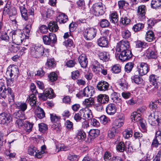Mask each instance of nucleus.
Masks as SVG:
<instances>
[{"instance_id": "29", "label": "nucleus", "mask_w": 161, "mask_h": 161, "mask_svg": "<svg viewBox=\"0 0 161 161\" xmlns=\"http://www.w3.org/2000/svg\"><path fill=\"white\" fill-rule=\"evenodd\" d=\"M118 133L117 130L114 127H113L108 130V136L110 138H113Z\"/></svg>"}, {"instance_id": "5", "label": "nucleus", "mask_w": 161, "mask_h": 161, "mask_svg": "<svg viewBox=\"0 0 161 161\" xmlns=\"http://www.w3.org/2000/svg\"><path fill=\"white\" fill-rule=\"evenodd\" d=\"M97 29L94 27H89L85 30L84 36L87 40H91L96 36Z\"/></svg>"}, {"instance_id": "37", "label": "nucleus", "mask_w": 161, "mask_h": 161, "mask_svg": "<svg viewBox=\"0 0 161 161\" xmlns=\"http://www.w3.org/2000/svg\"><path fill=\"white\" fill-rule=\"evenodd\" d=\"M140 114L138 112H134L132 114L130 118L132 122H135V121H138L140 120Z\"/></svg>"}, {"instance_id": "33", "label": "nucleus", "mask_w": 161, "mask_h": 161, "mask_svg": "<svg viewBox=\"0 0 161 161\" xmlns=\"http://www.w3.org/2000/svg\"><path fill=\"white\" fill-rule=\"evenodd\" d=\"M94 103V100L92 98L90 97L86 99L83 101V104L86 107L85 108H88L92 106Z\"/></svg>"}, {"instance_id": "47", "label": "nucleus", "mask_w": 161, "mask_h": 161, "mask_svg": "<svg viewBox=\"0 0 161 161\" xmlns=\"http://www.w3.org/2000/svg\"><path fill=\"white\" fill-rule=\"evenodd\" d=\"M125 146L124 143L122 142H119L116 146V149L120 152H123L125 149Z\"/></svg>"}, {"instance_id": "10", "label": "nucleus", "mask_w": 161, "mask_h": 161, "mask_svg": "<svg viewBox=\"0 0 161 161\" xmlns=\"http://www.w3.org/2000/svg\"><path fill=\"white\" fill-rule=\"evenodd\" d=\"M12 121V118L9 114L5 112L0 114V124L8 125Z\"/></svg>"}, {"instance_id": "40", "label": "nucleus", "mask_w": 161, "mask_h": 161, "mask_svg": "<svg viewBox=\"0 0 161 161\" xmlns=\"http://www.w3.org/2000/svg\"><path fill=\"white\" fill-rule=\"evenodd\" d=\"M19 9L22 18L24 19H27L28 16L27 10L23 6L20 7Z\"/></svg>"}, {"instance_id": "19", "label": "nucleus", "mask_w": 161, "mask_h": 161, "mask_svg": "<svg viewBox=\"0 0 161 161\" xmlns=\"http://www.w3.org/2000/svg\"><path fill=\"white\" fill-rule=\"evenodd\" d=\"M78 60L83 68H86L87 65L88 61L86 56L84 54L80 55L78 58Z\"/></svg>"}, {"instance_id": "24", "label": "nucleus", "mask_w": 161, "mask_h": 161, "mask_svg": "<svg viewBox=\"0 0 161 161\" xmlns=\"http://www.w3.org/2000/svg\"><path fill=\"white\" fill-rule=\"evenodd\" d=\"M56 20L60 23H64L67 21L68 17L64 14L61 13L58 15Z\"/></svg>"}, {"instance_id": "51", "label": "nucleus", "mask_w": 161, "mask_h": 161, "mask_svg": "<svg viewBox=\"0 0 161 161\" xmlns=\"http://www.w3.org/2000/svg\"><path fill=\"white\" fill-rule=\"evenodd\" d=\"M133 131L131 130H127L123 132V135L125 138H128L131 137L132 135Z\"/></svg>"}, {"instance_id": "41", "label": "nucleus", "mask_w": 161, "mask_h": 161, "mask_svg": "<svg viewBox=\"0 0 161 161\" xmlns=\"http://www.w3.org/2000/svg\"><path fill=\"white\" fill-rule=\"evenodd\" d=\"M89 135L91 139H94L97 137L99 134V130L97 129H92L89 133Z\"/></svg>"}, {"instance_id": "25", "label": "nucleus", "mask_w": 161, "mask_h": 161, "mask_svg": "<svg viewBox=\"0 0 161 161\" xmlns=\"http://www.w3.org/2000/svg\"><path fill=\"white\" fill-rule=\"evenodd\" d=\"M48 29L52 32L57 31L58 29V27L56 22L51 21L48 25Z\"/></svg>"}, {"instance_id": "50", "label": "nucleus", "mask_w": 161, "mask_h": 161, "mask_svg": "<svg viewBox=\"0 0 161 161\" xmlns=\"http://www.w3.org/2000/svg\"><path fill=\"white\" fill-rule=\"evenodd\" d=\"M133 66L134 64L132 63H127L125 65V71L128 73L130 72L131 71Z\"/></svg>"}, {"instance_id": "9", "label": "nucleus", "mask_w": 161, "mask_h": 161, "mask_svg": "<svg viewBox=\"0 0 161 161\" xmlns=\"http://www.w3.org/2000/svg\"><path fill=\"white\" fill-rule=\"evenodd\" d=\"M129 42L127 41L122 40L117 43L116 50L118 52L126 51L129 50Z\"/></svg>"}, {"instance_id": "13", "label": "nucleus", "mask_w": 161, "mask_h": 161, "mask_svg": "<svg viewBox=\"0 0 161 161\" xmlns=\"http://www.w3.org/2000/svg\"><path fill=\"white\" fill-rule=\"evenodd\" d=\"M80 113L82 117L85 119L90 120L93 117L92 111L87 108H85L80 110Z\"/></svg>"}, {"instance_id": "16", "label": "nucleus", "mask_w": 161, "mask_h": 161, "mask_svg": "<svg viewBox=\"0 0 161 161\" xmlns=\"http://www.w3.org/2000/svg\"><path fill=\"white\" fill-rule=\"evenodd\" d=\"M9 68L8 69H10ZM19 70L17 67L16 65H13L11 67L10 70H8L7 72V74H9L10 77L13 76L17 77L19 74Z\"/></svg>"}, {"instance_id": "30", "label": "nucleus", "mask_w": 161, "mask_h": 161, "mask_svg": "<svg viewBox=\"0 0 161 161\" xmlns=\"http://www.w3.org/2000/svg\"><path fill=\"white\" fill-rule=\"evenodd\" d=\"M19 45L12 42L11 43H10L8 46L9 49L11 52L15 53L19 49Z\"/></svg>"}, {"instance_id": "31", "label": "nucleus", "mask_w": 161, "mask_h": 161, "mask_svg": "<svg viewBox=\"0 0 161 161\" xmlns=\"http://www.w3.org/2000/svg\"><path fill=\"white\" fill-rule=\"evenodd\" d=\"M110 21L114 24L118 22L119 20L118 15L116 12L112 13L109 16Z\"/></svg>"}, {"instance_id": "21", "label": "nucleus", "mask_w": 161, "mask_h": 161, "mask_svg": "<svg viewBox=\"0 0 161 161\" xmlns=\"http://www.w3.org/2000/svg\"><path fill=\"white\" fill-rule=\"evenodd\" d=\"M116 109L114 104H109L106 107V112L107 113L110 115H113L116 112Z\"/></svg>"}, {"instance_id": "44", "label": "nucleus", "mask_w": 161, "mask_h": 161, "mask_svg": "<svg viewBox=\"0 0 161 161\" xmlns=\"http://www.w3.org/2000/svg\"><path fill=\"white\" fill-rule=\"evenodd\" d=\"M36 98L34 95H31L29 97V102L31 106H34L36 104Z\"/></svg>"}, {"instance_id": "49", "label": "nucleus", "mask_w": 161, "mask_h": 161, "mask_svg": "<svg viewBox=\"0 0 161 161\" xmlns=\"http://www.w3.org/2000/svg\"><path fill=\"white\" fill-rule=\"evenodd\" d=\"M50 115L51 120L53 123H57L60 119V117L57 116L56 114H50Z\"/></svg>"}, {"instance_id": "8", "label": "nucleus", "mask_w": 161, "mask_h": 161, "mask_svg": "<svg viewBox=\"0 0 161 161\" xmlns=\"http://www.w3.org/2000/svg\"><path fill=\"white\" fill-rule=\"evenodd\" d=\"M149 80L151 84L150 86L153 88L151 89L150 87H148V89H150V91L152 92L157 90L158 87V79L157 76L154 75H152L149 76Z\"/></svg>"}, {"instance_id": "18", "label": "nucleus", "mask_w": 161, "mask_h": 161, "mask_svg": "<svg viewBox=\"0 0 161 161\" xmlns=\"http://www.w3.org/2000/svg\"><path fill=\"white\" fill-rule=\"evenodd\" d=\"M97 102L102 104H105L109 101V97L106 94H100L97 97Z\"/></svg>"}, {"instance_id": "61", "label": "nucleus", "mask_w": 161, "mask_h": 161, "mask_svg": "<svg viewBox=\"0 0 161 161\" xmlns=\"http://www.w3.org/2000/svg\"><path fill=\"white\" fill-rule=\"evenodd\" d=\"M24 120L22 119H17L15 122L16 126L19 128H20L24 125Z\"/></svg>"}, {"instance_id": "39", "label": "nucleus", "mask_w": 161, "mask_h": 161, "mask_svg": "<svg viewBox=\"0 0 161 161\" xmlns=\"http://www.w3.org/2000/svg\"><path fill=\"white\" fill-rule=\"evenodd\" d=\"M144 24L141 23H138L134 25L132 29L135 32H137L141 30L144 27Z\"/></svg>"}, {"instance_id": "63", "label": "nucleus", "mask_w": 161, "mask_h": 161, "mask_svg": "<svg viewBox=\"0 0 161 161\" xmlns=\"http://www.w3.org/2000/svg\"><path fill=\"white\" fill-rule=\"evenodd\" d=\"M65 125L67 129L71 130L73 129V123L69 120H67L65 123Z\"/></svg>"}, {"instance_id": "59", "label": "nucleus", "mask_w": 161, "mask_h": 161, "mask_svg": "<svg viewBox=\"0 0 161 161\" xmlns=\"http://www.w3.org/2000/svg\"><path fill=\"white\" fill-rule=\"evenodd\" d=\"M63 44L66 46L67 48H69L73 46V42L71 39H69L64 42Z\"/></svg>"}, {"instance_id": "58", "label": "nucleus", "mask_w": 161, "mask_h": 161, "mask_svg": "<svg viewBox=\"0 0 161 161\" xmlns=\"http://www.w3.org/2000/svg\"><path fill=\"white\" fill-rule=\"evenodd\" d=\"M39 130L42 132H44L48 129L47 125L43 123L39 124Z\"/></svg>"}, {"instance_id": "26", "label": "nucleus", "mask_w": 161, "mask_h": 161, "mask_svg": "<svg viewBox=\"0 0 161 161\" xmlns=\"http://www.w3.org/2000/svg\"><path fill=\"white\" fill-rule=\"evenodd\" d=\"M148 58H157L156 53L153 51L151 48H149L146 51L145 54Z\"/></svg>"}, {"instance_id": "38", "label": "nucleus", "mask_w": 161, "mask_h": 161, "mask_svg": "<svg viewBox=\"0 0 161 161\" xmlns=\"http://www.w3.org/2000/svg\"><path fill=\"white\" fill-rule=\"evenodd\" d=\"M76 137L79 139L81 140H85L86 138V133L82 130H78L77 132Z\"/></svg>"}, {"instance_id": "46", "label": "nucleus", "mask_w": 161, "mask_h": 161, "mask_svg": "<svg viewBox=\"0 0 161 161\" xmlns=\"http://www.w3.org/2000/svg\"><path fill=\"white\" fill-rule=\"evenodd\" d=\"M132 81L133 82L137 84L141 83L142 80L141 78L140 75H135L131 77Z\"/></svg>"}, {"instance_id": "4", "label": "nucleus", "mask_w": 161, "mask_h": 161, "mask_svg": "<svg viewBox=\"0 0 161 161\" xmlns=\"http://www.w3.org/2000/svg\"><path fill=\"white\" fill-rule=\"evenodd\" d=\"M105 10V6L102 3L99 2L95 3L92 6V10L94 14L96 16L103 14Z\"/></svg>"}, {"instance_id": "64", "label": "nucleus", "mask_w": 161, "mask_h": 161, "mask_svg": "<svg viewBox=\"0 0 161 161\" xmlns=\"http://www.w3.org/2000/svg\"><path fill=\"white\" fill-rule=\"evenodd\" d=\"M48 27L46 25H42L40 27V31L42 33L45 34L48 32Z\"/></svg>"}, {"instance_id": "11", "label": "nucleus", "mask_w": 161, "mask_h": 161, "mask_svg": "<svg viewBox=\"0 0 161 161\" xmlns=\"http://www.w3.org/2000/svg\"><path fill=\"white\" fill-rule=\"evenodd\" d=\"M44 43L46 45H49L52 42L55 43L57 41L56 35L54 33H49L48 36L44 35L42 36Z\"/></svg>"}, {"instance_id": "1", "label": "nucleus", "mask_w": 161, "mask_h": 161, "mask_svg": "<svg viewBox=\"0 0 161 161\" xmlns=\"http://www.w3.org/2000/svg\"><path fill=\"white\" fill-rule=\"evenodd\" d=\"M8 95V101L10 105L14 103V96L12 90L10 88H6L3 83L0 84V95L3 98H5L7 94Z\"/></svg>"}, {"instance_id": "17", "label": "nucleus", "mask_w": 161, "mask_h": 161, "mask_svg": "<svg viewBox=\"0 0 161 161\" xmlns=\"http://www.w3.org/2000/svg\"><path fill=\"white\" fill-rule=\"evenodd\" d=\"M146 10V8L145 6L141 5L138 6L137 11L138 15L139 18L141 20L145 18Z\"/></svg>"}, {"instance_id": "22", "label": "nucleus", "mask_w": 161, "mask_h": 161, "mask_svg": "<svg viewBox=\"0 0 161 161\" xmlns=\"http://www.w3.org/2000/svg\"><path fill=\"white\" fill-rule=\"evenodd\" d=\"M98 45L103 47H108V38L105 37H100L97 41Z\"/></svg>"}, {"instance_id": "14", "label": "nucleus", "mask_w": 161, "mask_h": 161, "mask_svg": "<svg viewBox=\"0 0 161 161\" xmlns=\"http://www.w3.org/2000/svg\"><path fill=\"white\" fill-rule=\"evenodd\" d=\"M120 52L119 58V59L122 61L128 60L132 57L131 52L129 50Z\"/></svg>"}, {"instance_id": "6", "label": "nucleus", "mask_w": 161, "mask_h": 161, "mask_svg": "<svg viewBox=\"0 0 161 161\" xmlns=\"http://www.w3.org/2000/svg\"><path fill=\"white\" fill-rule=\"evenodd\" d=\"M161 118V114L158 111H155L151 113L148 117V121L152 125H154L157 123L159 124V119Z\"/></svg>"}, {"instance_id": "12", "label": "nucleus", "mask_w": 161, "mask_h": 161, "mask_svg": "<svg viewBox=\"0 0 161 161\" xmlns=\"http://www.w3.org/2000/svg\"><path fill=\"white\" fill-rule=\"evenodd\" d=\"M53 93L51 89H46L43 93L38 94V97L40 99L45 101L47 97L52 98L53 97Z\"/></svg>"}, {"instance_id": "3", "label": "nucleus", "mask_w": 161, "mask_h": 161, "mask_svg": "<svg viewBox=\"0 0 161 161\" xmlns=\"http://www.w3.org/2000/svg\"><path fill=\"white\" fill-rule=\"evenodd\" d=\"M12 42L19 45L21 44L25 38V34L20 30L13 31L10 32Z\"/></svg>"}, {"instance_id": "62", "label": "nucleus", "mask_w": 161, "mask_h": 161, "mask_svg": "<svg viewBox=\"0 0 161 161\" xmlns=\"http://www.w3.org/2000/svg\"><path fill=\"white\" fill-rule=\"evenodd\" d=\"M99 118L101 122L104 125L106 124L108 120V119L104 115H102Z\"/></svg>"}, {"instance_id": "15", "label": "nucleus", "mask_w": 161, "mask_h": 161, "mask_svg": "<svg viewBox=\"0 0 161 161\" xmlns=\"http://www.w3.org/2000/svg\"><path fill=\"white\" fill-rule=\"evenodd\" d=\"M109 85L107 82L101 80L97 84V89L101 91H105L107 90L109 88Z\"/></svg>"}, {"instance_id": "28", "label": "nucleus", "mask_w": 161, "mask_h": 161, "mask_svg": "<svg viewBox=\"0 0 161 161\" xmlns=\"http://www.w3.org/2000/svg\"><path fill=\"white\" fill-rule=\"evenodd\" d=\"M36 114L37 117L42 119L45 116V113L43 110L39 107H37L36 110Z\"/></svg>"}, {"instance_id": "52", "label": "nucleus", "mask_w": 161, "mask_h": 161, "mask_svg": "<svg viewBox=\"0 0 161 161\" xmlns=\"http://www.w3.org/2000/svg\"><path fill=\"white\" fill-rule=\"evenodd\" d=\"M32 125L30 122H27L24 126V129L27 132H30L32 130Z\"/></svg>"}, {"instance_id": "53", "label": "nucleus", "mask_w": 161, "mask_h": 161, "mask_svg": "<svg viewBox=\"0 0 161 161\" xmlns=\"http://www.w3.org/2000/svg\"><path fill=\"white\" fill-rule=\"evenodd\" d=\"M109 25V22L106 19H103L100 22V26L102 28L108 27Z\"/></svg>"}, {"instance_id": "2", "label": "nucleus", "mask_w": 161, "mask_h": 161, "mask_svg": "<svg viewBox=\"0 0 161 161\" xmlns=\"http://www.w3.org/2000/svg\"><path fill=\"white\" fill-rule=\"evenodd\" d=\"M44 51V48L42 46L33 45L30 47L29 53L31 57L40 59L43 56Z\"/></svg>"}, {"instance_id": "56", "label": "nucleus", "mask_w": 161, "mask_h": 161, "mask_svg": "<svg viewBox=\"0 0 161 161\" xmlns=\"http://www.w3.org/2000/svg\"><path fill=\"white\" fill-rule=\"evenodd\" d=\"M111 69L114 73H118L121 71V67L119 65L116 64L112 66Z\"/></svg>"}, {"instance_id": "20", "label": "nucleus", "mask_w": 161, "mask_h": 161, "mask_svg": "<svg viewBox=\"0 0 161 161\" xmlns=\"http://www.w3.org/2000/svg\"><path fill=\"white\" fill-rule=\"evenodd\" d=\"M15 107L21 111H24L27 109V105L26 103L24 102H17L15 103Z\"/></svg>"}, {"instance_id": "57", "label": "nucleus", "mask_w": 161, "mask_h": 161, "mask_svg": "<svg viewBox=\"0 0 161 161\" xmlns=\"http://www.w3.org/2000/svg\"><path fill=\"white\" fill-rule=\"evenodd\" d=\"M57 77V75L54 72H52L48 75V78L51 81H54L56 80Z\"/></svg>"}, {"instance_id": "60", "label": "nucleus", "mask_w": 161, "mask_h": 161, "mask_svg": "<svg viewBox=\"0 0 161 161\" xmlns=\"http://www.w3.org/2000/svg\"><path fill=\"white\" fill-rule=\"evenodd\" d=\"M28 153L30 155L35 156L37 149L35 147H30L28 148Z\"/></svg>"}, {"instance_id": "34", "label": "nucleus", "mask_w": 161, "mask_h": 161, "mask_svg": "<svg viewBox=\"0 0 161 161\" xmlns=\"http://www.w3.org/2000/svg\"><path fill=\"white\" fill-rule=\"evenodd\" d=\"M98 56L100 59L104 61H108L109 58V54L106 52L100 53Z\"/></svg>"}, {"instance_id": "35", "label": "nucleus", "mask_w": 161, "mask_h": 161, "mask_svg": "<svg viewBox=\"0 0 161 161\" xmlns=\"http://www.w3.org/2000/svg\"><path fill=\"white\" fill-rule=\"evenodd\" d=\"M151 7L153 9H157L161 7V0H152Z\"/></svg>"}, {"instance_id": "54", "label": "nucleus", "mask_w": 161, "mask_h": 161, "mask_svg": "<svg viewBox=\"0 0 161 161\" xmlns=\"http://www.w3.org/2000/svg\"><path fill=\"white\" fill-rule=\"evenodd\" d=\"M122 37L125 39H128L131 36L130 32L128 30H124L121 33Z\"/></svg>"}, {"instance_id": "32", "label": "nucleus", "mask_w": 161, "mask_h": 161, "mask_svg": "<svg viewBox=\"0 0 161 161\" xmlns=\"http://www.w3.org/2000/svg\"><path fill=\"white\" fill-rule=\"evenodd\" d=\"M103 68V67L102 65H100L98 63H96L94 65H92V70L95 73L97 74L100 72L102 70V69Z\"/></svg>"}, {"instance_id": "27", "label": "nucleus", "mask_w": 161, "mask_h": 161, "mask_svg": "<svg viewBox=\"0 0 161 161\" xmlns=\"http://www.w3.org/2000/svg\"><path fill=\"white\" fill-rule=\"evenodd\" d=\"M145 39L146 41L149 42H152L154 40L155 37L153 31H148L146 34Z\"/></svg>"}, {"instance_id": "23", "label": "nucleus", "mask_w": 161, "mask_h": 161, "mask_svg": "<svg viewBox=\"0 0 161 161\" xmlns=\"http://www.w3.org/2000/svg\"><path fill=\"white\" fill-rule=\"evenodd\" d=\"M85 94L87 97H91L94 93L95 89L92 86H88L84 89Z\"/></svg>"}, {"instance_id": "45", "label": "nucleus", "mask_w": 161, "mask_h": 161, "mask_svg": "<svg viewBox=\"0 0 161 161\" xmlns=\"http://www.w3.org/2000/svg\"><path fill=\"white\" fill-rule=\"evenodd\" d=\"M124 124V121L119 119H117L114 121L113 123V127H116L119 128L121 127Z\"/></svg>"}, {"instance_id": "42", "label": "nucleus", "mask_w": 161, "mask_h": 161, "mask_svg": "<svg viewBox=\"0 0 161 161\" xmlns=\"http://www.w3.org/2000/svg\"><path fill=\"white\" fill-rule=\"evenodd\" d=\"M0 39L6 42H8L10 38L7 33L5 31H3L0 36Z\"/></svg>"}, {"instance_id": "7", "label": "nucleus", "mask_w": 161, "mask_h": 161, "mask_svg": "<svg viewBox=\"0 0 161 161\" xmlns=\"http://www.w3.org/2000/svg\"><path fill=\"white\" fill-rule=\"evenodd\" d=\"M137 71L139 74L142 76L147 74L149 70V67L146 63L141 62L137 64Z\"/></svg>"}, {"instance_id": "55", "label": "nucleus", "mask_w": 161, "mask_h": 161, "mask_svg": "<svg viewBox=\"0 0 161 161\" xmlns=\"http://www.w3.org/2000/svg\"><path fill=\"white\" fill-rule=\"evenodd\" d=\"M161 144V140L160 139H158L155 138L153 140L152 144V146L153 147H157L159 145Z\"/></svg>"}, {"instance_id": "43", "label": "nucleus", "mask_w": 161, "mask_h": 161, "mask_svg": "<svg viewBox=\"0 0 161 161\" xmlns=\"http://www.w3.org/2000/svg\"><path fill=\"white\" fill-rule=\"evenodd\" d=\"M127 83L124 79H121L119 82V85L120 88L123 90H125L127 89Z\"/></svg>"}, {"instance_id": "36", "label": "nucleus", "mask_w": 161, "mask_h": 161, "mask_svg": "<svg viewBox=\"0 0 161 161\" xmlns=\"http://www.w3.org/2000/svg\"><path fill=\"white\" fill-rule=\"evenodd\" d=\"M25 112L20 110L14 113V117L17 119H25Z\"/></svg>"}, {"instance_id": "48", "label": "nucleus", "mask_w": 161, "mask_h": 161, "mask_svg": "<svg viewBox=\"0 0 161 161\" xmlns=\"http://www.w3.org/2000/svg\"><path fill=\"white\" fill-rule=\"evenodd\" d=\"M12 8V7L9 4L7 3L3 8V14L4 15H8L9 11Z\"/></svg>"}]
</instances>
